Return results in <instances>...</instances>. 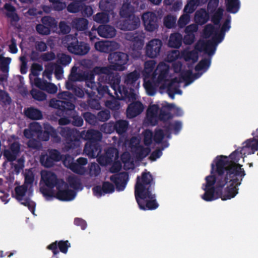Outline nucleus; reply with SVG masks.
<instances>
[{
  "instance_id": "nucleus-1",
  "label": "nucleus",
  "mask_w": 258,
  "mask_h": 258,
  "mask_svg": "<svg viewBox=\"0 0 258 258\" xmlns=\"http://www.w3.org/2000/svg\"><path fill=\"white\" fill-rule=\"evenodd\" d=\"M251 135L252 138L247 139L244 141L241 147L233 151L229 156L218 155L214 159V171L219 173L220 176L228 179L233 177L232 181L237 182L239 178L244 177L246 175L242 165L238 162L240 158H244L247 155L253 154L258 151V137H256V131ZM258 155V152L257 154Z\"/></svg>"
},
{
  "instance_id": "nucleus-2",
  "label": "nucleus",
  "mask_w": 258,
  "mask_h": 258,
  "mask_svg": "<svg viewBox=\"0 0 258 258\" xmlns=\"http://www.w3.org/2000/svg\"><path fill=\"white\" fill-rule=\"evenodd\" d=\"M155 187V180L150 172L145 169L141 176H137L135 186V196L141 210H153L158 207L156 195L153 193Z\"/></svg>"
},
{
  "instance_id": "nucleus-3",
  "label": "nucleus",
  "mask_w": 258,
  "mask_h": 258,
  "mask_svg": "<svg viewBox=\"0 0 258 258\" xmlns=\"http://www.w3.org/2000/svg\"><path fill=\"white\" fill-rule=\"evenodd\" d=\"M58 132L64 139L66 146L70 149H76L80 146L81 138L87 141V142L91 143H99L102 138V133L93 129L83 131L80 133L75 128L61 127Z\"/></svg>"
},
{
  "instance_id": "nucleus-4",
  "label": "nucleus",
  "mask_w": 258,
  "mask_h": 258,
  "mask_svg": "<svg viewBox=\"0 0 258 258\" xmlns=\"http://www.w3.org/2000/svg\"><path fill=\"white\" fill-rule=\"evenodd\" d=\"M214 169L215 165L212 163L211 175L206 177V183L203 184V189L205 193L201 196V198L207 202H211L220 198L219 195H221V189L226 185V181L227 179L222 175L220 176Z\"/></svg>"
},
{
  "instance_id": "nucleus-5",
  "label": "nucleus",
  "mask_w": 258,
  "mask_h": 258,
  "mask_svg": "<svg viewBox=\"0 0 258 258\" xmlns=\"http://www.w3.org/2000/svg\"><path fill=\"white\" fill-rule=\"evenodd\" d=\"M113 71L115 70L109 66L95 67L90 72L89 79L86 82V86H87L89 82L94 81V76L98 75L99 82L97 83L103 85H106L105 84L108 83L110 85L114 91H116V89L120 82V76L118 73H114Z\"/></svg>"
},
{
  "instance_id": "nucleus-6",
  "label": "nucleus",
  "mask_w": 258,
  "mask_h": 258,
  "mask_svg": "<svg viewBox=\"0 0 258 258\" xmlns=\"http://www.w3.org/2000/svg\"><path fill=\"white\" fill-rule=\"evenodd\" d=\"M87 87L88 89L85 90V92L90 98L94 96L96 93L100 98L107 94L110 96L111 99L105 102V106L112 111L119 109L120 107L119 100L118 98L116 99L110 92L107 85H103L99 83L92 81L88 83Z\"/></svg>"
},
{
  "instance_id": "nucleus-7",
  "label": "nucleus",
  "mask_w": 258,
  "mask_h": 258,
  "mask_svg": "<svg viewBox=\"0 0 258 258\" xmlns=\"http://www.w3.org/2000/svg\"><path fill=\"white\" fill-rule=\"evenodd\" d=\"M57 97L59 100L54 98L50 99L49 106L57 109L58 115L64 116L68 114V111L74 110L75 106L73 101H75V97L73 93L64 91L58 93Z\"/></svg>"
},
{
  "instance_id": "nucleus-8",
  "label": "nucleus",
  "mask_w": 258,
  "mask_h": 258,
  "mask_svg": "<svg viewBox=\"0 0 258 258\" xmlns=\"http://www.w3.org/2000/svg\"><path fill=\"white\" fill-rule=\"evenodd\" d=\"M144 37V33L140 31L128 32L125 34V39L132 42L130 55L134 59L140 58L142 56Z\"/></svg>"
},
{
  "instance_id": "nucleus-9",
  "label": "nucleus",
  "mask_w": 258,
  "mask_h": 258,
  "mask_svg": "<svg viewBox=\"0 0 258 258\" xmlns=\"http://www.w3.org/2000/svg\"><path fill=\"white\" fill-rule=\"evenodd\" d=\"M65 40L69 52L76 55H84L90 50L89 45L82 41H79L76 36L68 35Z\"/></svg>"
},
{
  "instance_id": "nucleus-10",
  "label": "nucleus",
  "mask_w": 258,
  "mask_h": 258,
  "mask_svg": "<svg viewBox=\"0 0 258 258\" xmlns=\"http://www.w3.org/2000/svg\"><path fill=\"white\" fill-rule=\"evenodd\" d=\"M108 60L111 63L109 65L114 70L123 71L125 70V65L128 61V55L124 52L117 51L110 53L108 56Z\"/></svg>"
},
{
  "instance_id": "nucleus-11",
  "label": "nucleus",
  "mask_w": 258,
  "mask_h": 258,
  "mask_svg": "<svg viewBox=\"0 0 258 258\" xmlns=\"http://www.w3.org/2000/svg\"><path fill=\"white\" fill-rule=\"evenodd\" d=\"M228 179L226 181V185L227 183H229V185L227 186L223 191V188L221 189V195H219V197L223 201H226L227 200H230L232 198H233L236 196V195L238 194V187L239 186L244 177H241V180H240V178H239V181L237 182H235V181H232L233 177H229L228 176Z\"/></svg>"
},
{
  "instance_id": "nucleus-12",
  "label": "nucleus",
  "mask_w": 258,
  "mask_h": 258,
  "mask_svg": "<svg viewBox=\"0 0 258 258\" xmlns=\"http://www.w3.org/2000/svg\"><path fill=\"white\" fill-rule=\"evenodd\" d=\"M114 93L119 100L131 102L136 100V95L133 88L128 87L126 85H119Z\"/></svg>"
},
{
  "instance_id": "nucleus-13",
  "label": "nucleus",
  "mask_w": 258,
  "mask_h": 258,
  "mask_svg": "<svg viewBox=\"0 0 258 258\" xmlns=\"http://www.w3.org/2000/svg\"><path fill=\"white\" fill-rule=\"evenodd\" d=\"M146 30L153 32L158 28V19L156 14L152 12H147L142 16Z\"/></svg>"
},
{
  "instance_id": "nucleus-14",
  "label": "nucleus",
  "mask_w": 258,
  "mask_h": 258,
  "mask_svg": "<svg viewBox=\"0 0 258 258\" xmlns=\"http://www.w3.org/2000/svg\"><path fill=\"white\" fill-rule=\"evenodd\" d=\"M162 45L160 39L155 38L150 40L145 47L146 55L151 58L157 57L161 52Z\"/></svg>"
},
{
  "instance_id": "nucleus-15",
  "label": "nucleus",
  "mask_w": 258,
  "mask_h": 258,
  "mask_svg": "<svg viewBox=\"0 0 258 258\" xmlns=\"http://www.w3.org/2000/svg\"><path fill=\"white\" fill-rule=\"evenodd\" d=\"M110 180L114 183L117 191H123L128 180V174L126 172H121L111 175Z\"/></svg>"
},
{
  "instance_id": "nucleus-16",
  "label": "nucleus",
  "mask_w": 258,
  "mask_h": 258,
  "mask_svg": "<svg viewBox=\"0 0 258 258\" xmlns=\"http://www.w3.org/2000/svg\"><path fill=\"white\" fill-rule=\"evenodd\" d=\"M139 2L134 0H125L120 9L119 15L121 18L135 15L134 13L138 10Z\"/></svg>"
},
{
  "instance_id": "nucleus-17",
  "label": "nucleus",
  "mask_w": 258,
  "mask_h": 258,
  "mask_svg": "<svg viewBox=\"0 0 258 258\" xmlns=\"http://www.w3.org/2000/svg\"><path fill=\"white\" fill-rule=\"evenodd\" d=\"M61 185H65V189H61V184L57 186V191L55 194V198L61 201H70L73 200L76 195V192L68 188V185L63 180L61 181Z\"/></svg>"
},
{
  "instance_id": "nucleus-18",
  "label": "nucleus",
  "mask_w": 258,
  "mask_h": 258,
  "mask_svg": "<svg viewBox=\"0 0 258 258\" xmlns=\"http://www.w3.org/2000/svg\"><path fill=\"white\" fill-rule=\"evenodd\" d=\"M179 81L176 78L172 79L168 83H164L161 87V89H166L168 96L172 99L175 98V94H181L182 91L179 89Z\"/></svg>"
},
{
  "instance_id": "nucleus-19",
  "label": "nucleus",
  "mask_w": 258,
  "mask_h": 258,
  "mask_svg": "<svg viewBox=\"0 0 258 258\" xmlns=\"http://www.w3.org/2000/svg\"><path fill=\"white\" fill-rule=\"evenodd\" d=\"M123 18H125V20L120 23V29L122 30H134L138 29L140 26V19L136 15Z\"/></svg>"
},
{
  "instance_id": "nucleus-20",
  "label": "nucleus",
  "mask_w": 258,
  "mask_h": 258,
  "mask_svg": "<svg viewBox=\"0 0 258 258\" xmlns=\"http://www.w3.org/2000/svg\"><path fill=\"white\" fill-rule=\"evenodd\" d=\"M102 150L100 143L87 142L84 149V152L91 158H95L100 154Z\"/></svg>"
},
{
  "instance_id": "nucleus-21",
  "label": "nucleus",
  "mask_w": 258,
  "mask_h": 258,
  "mask_svg": "<svg viewBox=\"0 0 258 258\" xmlns=\"http://www.w3.org/2000/svg\"><path fill=\"white\" fill-rule=\"evenodd\" d=\"M4 9L7 11L6 16L10 19L11 25L16 27L17 24L20 20V17L17 13L16 8L10 3H6Z\"/></svg>"
},
{
  "instance_id": "nucleus-22",
  "label": "nucleus",
  "mask_w": 258,
  "mask_h": 258,
  "mask_svg": "<svg viewBox=\"0 0 258 258\" xmlns=\"http://www.w3.org/2000/svg\"><path fill=\"white\" fill-rule=\"evenodd\" d=\"M41 178L45 185L49 188H53L58 185H60L61 182L58 179L56 175L51 171H46L45 173L42 174Z\"/></svg>"
},
{
  "instance_id": "nucleus-23",
  "label": "nucleus",
  "mask_w": 258,
  "mask_h": 258,
  "mask_svg": "<svg viewBox=\"0 0 258 258\" xmlns=\"http://www.w3.org/2000/svg\"><path fill=\"white\" fill-rule=\"evenodd\" d=\"M126 109L127 116L129 118L135 117L140 114L144 110V107L141 102L139 101H132Z\"/></svg>"
},
{
  "instance_id": "nucleus-24",
  "label": "nucleus",
  "mask_w": 258,
  "mask_h": 258,
  "mask_svg": "<svg viewBox=\"0 0 258 258\" xmlns=\"http://www.w3.org/2000/svg\"><path fill=\"white\" fill-rule=\"evenodd\" d=\"M140 74L137 71L135 70L130 73L127 74L124 78V82L128 87L133 88L134 90L139 86V82L138 80L140 78Z\"/></svg>"
},
{
  "instance_id": "nucleus-25",
  "label": "nucleus",
  "mask_w": 258,
  "mask_h": 258,
  "mask_svg": "<svg viewBox=\"0 0 258 258\" xmlns=\"http://www.w3.org/2000/svg\"><path fill=\"white\" fill-rule=\"evenodd\" d=\"M217 44L211 40L207 42L203 41L201 43H197L196 45L195 49L200 52L204 51L209 55H212L214 54Z\"/></svg>"
},
{
  "instance_id": "nucleus-26",
  "label": "nucleus",
  "mask_w": 258,
  "mask_h": 258,
  "mask_svg": "<svg viewBox=\"0 0 258 258\" xmlns=\"http://www.w3.org/2000/svg\"><path fill=\"white\" fill-rule=\"evenodd\" d=\"M116 43L112 41H101L95 43V49L100 52L111 53L116 47Z\"/></svg>"
},
{
  "instance_id": "nucleus-27",
  "label": "nucleus",
  "mask_w": 258,
  "mask_h": 258,
  "mask_svg": "<svg viewBox=\"0 0 258 258\" xmlns=\"http://www.w3.org/2000/svg\"><path fill=\"white\" fill-rule=\"evenodd\" d=\"M11 61L10 57H5L0 55V81L3 82L7 80Z\"/></svg>"
},
{
  "instance_id": "nucleus-28",
  "label": "nucleus",
  "mask_w": 258,
  "mask_h": 258,
  "mask_svg": "<svg viewBox=\"0 0 258 258\" xmlns=\"http://www.w3.org/2000/svg\"><path fill=\"white\" fill-rule=\"evenodd\" d=\"M159 107L157 104L150 105L147 110V118L148 121L153 126L157 124L158 122V113Z\"/></svg>"
},
{
  "instance_id": "nucleus-29",
  "label": "nucleus",
  "mask_w": 258,
  "mask_h": 258,
  "mask_svg": "<svg viewBox=\"0 0 258 258\" xmlns=\"http://www.w3.org/2000/svg\"><path fill=\"white\" fill-rule=\"evenodd\" d=\"M116 152V149L114 147L108 148L105 150L104 154L98 157V162L102 165H106L111 163L113 161L114 154Z\"/></svg>"
},
{
  "instance_id": "nucleus-30",
  "label": "nucleus",
  "mask_w": 258,
  "mask_h": 258,
  "mask_svg": "<svg viewBox=\"0 0 258 258\" xmlns=\"http://www.w3.org/2000/svg\"><path fill=\"white\" fill-rule=\"evenodd\" d=\"M44 128V131H41L38 133V138L39 140L43 141H47L49 140L50 137L53 138L57 137V132L51 125L46 124Z\"/></svg>"
},
{
  "instance_id": "nucleus-31",
  "label": "nucleus",
  "mask_w": 258,
  "mask_h": 258,
  "mask_svg": "<svg viewBox=\"0 0 258 258\" xmlns=\"http://www.w3.org/2000/svg\"><path fill=\"white\" fill-rule=\"evenodd\" d=\"M168 66L164 63H160L155 70V74H154V78H155L158 75L157 82L158 83H161L166 80L168 75Z\"/></svg>"
},
{
  "instance_id": "nucleus-32",
  "label": "nucleus",
  "mask_w": 258,
  "mask_h": 258,
  "mask_svg": "<svg viewBox=\"0 0 258 258\" xmlns=\"http://www.w3.org/2000/svg\"><path fill=\"white\" fill-rule=\"evenodd\" d=\"M115 29L109 25H102L97 28L98 35L103 38H112L116 35Z\"/></svg>"
},
{
  "instance_id": "nucleus-33",
  "label": "nucleus",
  "mask_w": 258,
  "mask_h": 258,
  "mask_svg": "<svg viewBox=\"0 0 258 258\" xmlns=\"http://www.w3.org/2000/svg\"><path fill=\"white\" fill-rule=\"evenodd\" d=\"M156 62L154 60H150L146 61L144 64V69L142 72V74L145 79H148L151 76L154 77L155 71L153 72Z\"/></svg>"
},
{
  "instance_id": "nucleus-34",
  "label": "nucleus",
  "mask_w": 258,
  "mask_h": 258,
  "mask_svg": "<svg viewBox=\"0 0 258 258\" xmlns=\"http://www.w3.org/2000/svg\"><path fill=\"white\" fill-rule=\"evenodd\" d=\"M182 39L183 37L181 34L179 33L171 34L168 41V46L171 48H178L182 44Z\"/></svg>"
},
{
  "instance_id": "nucleus-35",
  "label": "nucleus",
  "mask_w": 258,
  "mask_h": 258,
  "mask_svg": "<svg viewBox=\"0 0 258 258\" xmlns=\"http://www.w3.org/2000/svg\"><path fill=\"white\" fill-rule=\"evenodd\" d=\"M209 18V14L204 9H201L196 12L195 19L199 25L206 24Z\"/></svg>"
},
{
  "instance_id": "nucleus-36",
  "label": "nucleus",
  "mask_w": 258,
  "mask_h": 258,
  "mask_svg": "<svg viewBox=\"0 0 258 258\" xmlns=\"http://www.w3.org/2000/svg\"><path fill=\"white\" fill-rule=\"evenodd\" d=\"M181 78L185 82V85L191 84L194 80L198 79L200 76L198 73L193 74L192 70H188L181 73Z\"/></svg>"
},
{
  "instance_id": "nucleus-37",
  "label": "nucleus",
  "mask_w": 258,
  "mask_h": 258,
  "mask_svg": "<svg viewBox=\"0 0 258 258\" xmlns=\"http://www.w3.org/2000/svg\"><path fill=\"white\" fill-rule=\"evenodd\" d=\"M24 113L28 118L32 120H39L42 117L41 112L39 109L33 107H30L25 109Z\"/></svg>"
},
{
  "instance_id": "nucleus-38",
  "label": "nucleus",
  "mask_w": 258,
  "mask_h": 258,
  "mask_svg": "<svg viewBox=\"0 0 258 258\" xmlns=\"http://www.w3.org/2000/svg\"><path fill=\"white\" fill-rule=\"evenodd\" d=\"M89 22L84 18H78L72 22L73 27L78 31H84L87 29Z\"/></svg>"
},
{
  "instance_id": "nucleus-39",
  "label": "nucleus",
  "mask_w": 258,
  "mask_h": 258,
  "mask_svg": "<svg viewBox=\"0 0 258 258\" xmlns=\"http://www.w3.org/2000/svg\"><path fill=\"white\" fill-rule=\"evenodd\" d=\"M226 11L232 14L236 13L240 9L239 0H225Z\"/></svg>"
},
{
  "instance_id": "nucleus-40",
  "label": "nucleus",
  "mask_w": 258,
  "mask_h": 258,
  "mask_svg": "<svg viewBox=\"0 0 258 258\" xmlns=\"http://www.w3.org/2000/svg\"><path fill=\"white\" fill-rule=\"evenodd\" d=\"M163 127L165 129V133H170L173 130L174 134L177 135L181 130L182 123L179 121H176L173 123L169 122L165 124Z\"/></svg>"
},
{
  "instance_id": "nucleus-41",
  "label": "nucleus",
  "mask_w": 258,
  "mask_h": 258,
  "mask_svg": "<svg viewBox=\"0 0 258 258\" xmlns=\"http://www.w3.org/2000/svg\"><path fill=\"white\" fill-rule=\"evenodd\" d=\"M128 126V122L127 121L119 120L115 122L114 128L118 134L121 135L126 131Z\"/></svg>"
},
{
  "instance_id": "nucleus-42",
  "label": "nucleus",
  "mask_w": 258,
  "mask_h": 258,
  "mask_svg": "<svg viewBox=\"0 0 258 258\" xmlns=\"http://www.w3.org/2000/svg\"><path fill=\"white\" fill-rule=\"evenodd\" d=\"M34 181V174L32 171L29 170L25 174L24 183L23 184L25 185V186H28V187L29 185L30 186L29 188V196H32V186Z\"/></svg>"
},
{
  "instance_id": "nucleus-43",
  "label": "nucleus",
  "mask_w": 258,
  "mask_h": 258,
  "mask_svg": "<svg viewBox=\"0 0 258 258\" xmlns=\"http://www.w3.org/2000/svg\"><path fill=\"white\" fill-rule=\"evenodd\" d=\"M182 56L186 61L191 60L193 63L196 62L199 57L198 52L195 50L183 51Z\"/></svg>"
},
{
  "instance_id": "nucleus-44",
  "label": "nucleus",
  "mask_w": 258,
  "mask_h": 258,
  "mask_svg": "<svg viewBox=\"0 0 258 258\" xmlns=\"http://www.w3.org/2000/svg\"><path fill=\"white\" fill-rule=\"evenodd\" d=\"M150 152L151 149L150 148H145L142 146H139L136 148L135 154L137 159L142 160L147 157Z\"/></svg>"
},
{
  "instance_id": "nucleus-45",
  "label": "nucleus",
  "mask_w": 258,
  "mask_h": 258,
  "mask_svg": "<svg viewBox=\"0 0 258 258\" xmlns=\"http://www.w3.org/2000/svg\"><path fill=\"white\" fill-rule=\"evenodd\" d=\"M29 188L28 186H25L24 184L16 186L15 188L16 199L18 201H23V198L25 195L27 190H29Z\"/></svg>"
},
{
  "instance_id": "nucleus-46",
  "label": "nucleus",
  "mask_w": 258,
  "mask_h": 258,
  "mask_svg": "<svg viewBox=\"0 0 258 258\" xmlns=\"http://www.w3.org/2000/svg\"><path fill=\"white\" fill-rule=\"evenodd\" d=\"M215 12L211 17V21L215 25L220 26V21L223 15V9L220 7Z\"/></svg>"
},
{
  "instance_id": "nucleus-47",
  "label": "nucleus",
  "mask_w": 258,
  "mask_h": 258,
  "mask_svg": "<svg viewBox=\"0 0 258 258\" xmlns=\"http://www.w3.org/2000/svg\"><path fill=\"white\" fill-rule=\"evenodd\" d=\"M41 22L47 27H48L50 30L57 26V22L55 19L49 16L43 17L41 19Z\"/></svg>"
},
{
  "instance_id": "nucleus-48",
  "label": "nucleus",
  "mask_w": 258,
  "mask_h": 258,
  "mask_svg": "<svg viewBox=\"0 0 258 258\" xmlns=\"http://www.w3.org/2000/svg\"><path fill=\"white\" fill-rule=\"evenodd\" d=\"M41 164L44 167L49 168L54 165V161L51 158L49 154L41 155L40 157Z\"/></svg>"
},
{
  "instance_id": "nucleus-49",
  "label": "nucleus",
  "mask_w": 258,
  "mask_h": 258,
  "mask_svg": "<svg viewBox=\"0 0 258 258\" xmlns=\"http://www.w3.org/2000/svg\"><path fill=\"white\" fill-rule=\"evenodd\" d=\"M211 64V58H205L201 60L196 66L195 70L196 71H200L203 70H207Z\"/></svg>"
},
{
  "instance_id": "nucleus-50",
  "label": "nucleus",
  "mask_w": 258,
  "mask_h": 258,
  "mask_svg": "<svg viewBox=\"0 0 258 258\" xmlns=\"http://www.w3.org/2000/svg\"><path fill=\"white\" fill-rule=\"evenodd\" d=\"M30 94L32 98L39 101H43L46 99V94L36 89H32L30 91Z\"/></svg>"
},
{
  "instance_id": "nucleus-51",
  "label": "nucleus",
  "mask_w": 258,
  "mask_h": 258,
  "mask_svg": "<svg viewBox=\"0 0 258 258\" xmlns=\"http://www.w3.org/2000/svg\"><path fill=\"white\" fill-rule=\"evenodd\" d=\"M71 187L74 189H79L82 185L80 179L75 176H70L67 179Z\"/></svg>"
},
{
  "instance_id": "nucleus-52",
  "label": "nucleus",
  "mask_w": 258,
  "mask_h": 258,
  "mask_svg": "<svg viewBox=\"0 0 258 258\" xmlns=\"http://www.w3.org/2000/svg\"><path fill=\"white\" fill-rule=\"evenodd\" d=\"M176 22V17L171 15H168L164 17L163 23L165 27L168 29H171L175 27Z\"/></svg>"
},
{
  "instance_id": "nucleus-53",
  "label": "nucleus",
  "mask_w": 258,
  "mask_h": 258,
  "mask_svg": "<svg viewBox=\"0 0 258 258\" xmlns=\"http://www.w3.org/2000/svg\"><path fill=\"white\" fill-rule=\"evenodd\" d=\"M93 20L98 23H106L109 21V15L104 12L98 13L93 16Z\"/></svg>"
},
{
  "instance_id": "nucleus-54",
  "label": "nucleus",
  "mask_w": 258,
  "mask_h": 258,
  "mask_svg": "<svg viewBox=\"0 0 258 258\" xmlns=\"http://www.w3.org/2000/svg\"><path fill=\"white\" fill-rule=\"evenodd\" d=\"M83 9V4L78 1H74V2L70 4L68 7V11L72 13H78L82 11Z\"/></svg>"
},
{
  "instance_id": "nucleus-55",
  "label": "nucleus",
  "mask_w": 258,
  "mask_h": 258,
  "mask_svg": "<svg viewBox=\"0 0 258 258\" xmlns=\"http://www.w3.org/2000/svg\"><path fill=\"white\" fill-rule=\"evenodd\" d=\"M72 61V57L69 55L65 53H59L57 54V63L66 66L68 65Z\"/></svg>"
},
{
  "instance_id": "nucleus-56",
  "label": "nucleus",
  "mask_w": 258,
  "mask_h": 258,
  "mask_svg": "<svg viewBox=\"0 0 258 258\" xmlns=\"http://www.w3.org/2000/svg\"><path fill=\"white\" fill-rule=\"evenodd\" d=\"M96 117L97 119L99 121L105 122L110 118V111L107 109L102 110L97 113Z\"/></svg>"
},
{
  "instance_id": "nucleus-57",
  "label": "nucleus",
  "mask_w": 258,
  "mask_h": 258,
  "mask_svg": "<svg viewBox=\"0 0 258 258\" xmlns=\"http://www.w3.org/2000/svg\"><path fill=\"white\" fill-rule=\"evenodd\" d=\"M68 167L74 172L82 175L85 173V170L83 167H81L77 162H72L69 164Z\"/></svg>"
},
{
  "instance_id": "nucleus-58",
  "label": "nucleus",
  "mask_w": 258,
  "mask_h": 258,
  "mask_svg": "<svg viewBox=\"0 0 258 258\" xmlns=\"http://www.w3.org/2000/svg\"><path fill=\"white\" fill-rule=\"evenodd\" d=\"M83 117L87 123L92 125H95L97 120L96 115L90 112L83 113Z\"/></svg>"
},
{
  "instance_id": "nucleus-59",
  "label": "nucleus",
  "mask_w": 258,
  "mask_h": 258,
  "mask_svg": "<svg viewBox=\"0 0 258 258\" xmlns=\"http://www.w3.org/2000/svg\"><path fill=\"white\" fill-rule=\"evenodd\" d=\"M158 120H160L163 122H166L168 120L172 118L171 114L165 110L164 108H162L160 110L159 114L158 115Z\"/></svg>"
},
{
  "instance_id": "nucleus-60",
  "label": "nucleus",
  "mask_w": 258,
  "mask_h": 258,
  "mask_svg": "<svg viewBox=\"0 0 258 258\" xmlns=\"http://www.w3.org/2000/svg\"><path fill=\"white\" fill-rule=\"evenodd\" d=\"M99 8L103 11L109 12L112 9L111 2L109 0H101L99 3Z\"/></svg>"
},
{
  "instance_id": "nucleus-61",
  "label": "nucleus",
  "mask_w": 258,
  "mask_h": 258,
  "mask_svg": "<svg viewBox=\"0 0 258 258\" xmlns=\"http://www.w3.org/2000/svg\"><path fill=\"white\" fill-rule=\"evenodd\" d=\"M145 87L147 91L148 95L153 96L156 91L155 83L148 81L145 84Z\"/></svg>"
},
{
  "instance_id": "nucleus-62",
  "label": "nucleus",
  "mask_w": 258,
  "mask_h": 258,
  "mask_svg": "<svg viewBox=\"0 0 258 258\" xmlns=\"http://www.w3.org/2000/svg\"><path fill=\"white\" fill-rule=\"evenodd\" d=\"M216 31H218V28H215L212 25L208 24L204 29V34L206 38H209L214 35Z\"/></svg>"
},
{
  "instance_id": "nucleus-63",
  "label": "nucleus",
  "mask_w": 258,
  "mask_h": 258,
  "mask_svg": "<svg viewBox=\"0 0 258 258\" xmlns=\"http://www.w3.org/2000/svg\"><path fill=\"white\" fill-rule=\"evenodd\" d=\"M37 33L42 35H48L50 34L51 30L43 23L39 24L36 26Z\"/></svg>"
},
{
  "instance_id": "nucleus-64",
  "label": "nucleus",
  "mask_w": 258,
  "mask_h": 258,
  "mask_svg": "<svg viewBox=\"0 0 258 258\" xmlns=\"http://www.w3.org/2000/svg\"><path fill=\"white\" fill-rule=\"evenodd\" d=\"M164 137L165 134L162 129L155 130L153 140L156 143L158 144L161 143Z\"/></svg>"
}]
</instances>
